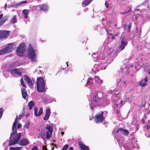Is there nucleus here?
Returning a JSON list of instances; mask_svg holds the SVG:
<instances>
[{
	"mask_svg": "<svg viewBox=\"0 0 150 150\" xmlns=\"http://www.w3.org/2000/svg\"><path fill=\"white\" fill-rule=\"evenodd\" d=\"M91 103L94 106L99 107L102 106L104 103L103 94L99 91H96L91 100Z\"/></svg>",
	"mask_w": 150,
	"mask_h": 150,
	"instance_id": "1",
	"label": "nucleus"
},
{
	"mask_svg": "<svg viewBox=\"0 0 150 150\" xmlns=\"http://www.w3.org/2000/svg\"><path fill=\"white\" fill-rule=\"evenodd\" d=\"M37 89L39 92H44L45 90V84L44 81L42 77L37 79Z\"/></svg>",
	"mask_w": 150,
	"mask_h": 150,
	"instance_id": "2",
	"label": "nucleus"
},
{
	"mask_svg": "<svg viewBox=\"0 0 150 150\" xmlns=\"http://www.w3.org/2000/svg\"><path fill=\"white\" fill-rule=\"evenodd\" d=\"M28 57L32 62H34L35 61L36 58V55L35 54V50L33 49L31 44L29 45V47L28 49Z\"/></svg>",
	"mask_w": 150,
	"mask_h": 150,
	"instance_id": "3",
	"label": "nucleus"
},
{
	"mask_svg": "<svg viewBox=\"0 0 150 150\" xmlns=\"http://www.w3.org/2000/svg\"><path fill=\"white\" fill-rule=\"evenodd\" d=\"M25 44L23 42L21 43L18 47L16 50V53L18 55L21 57L23 55V52L25 50Z\"/></svg>",
	"mask_w": 150,
	"mask_h": 150,
	"instance_id": "4",
	"label": "nucleus"
},
{
	"mask_svg": "<svg viewBox=\"0 0 150 150\" xmlns=\"http://www.w3.org/2000/svg\"><path fill=\"white\" fill-rule=\"evenodd\" d=\"M103 112L101 111L100 114H97L95 116L94 120L96 123H101L104 121L105 118L103 117Z\"/></svg>",
	"mask_w": 150,
	"mask_h": 150,
	"instance_id": "5",
	"label": "nucleus"
},
{
	"mask_svg": "<svg viewBox=\"0 0 150 150\" xmlns=\"http://www.w3.org/2000/svg\"><path fill=\"white\" fill-rule=\"evenodd\" d=\"M11 31L1 30H0V39L8 38L10 35Z\"/></svg>",
	"mask_w": 150,
	"mask_h": 150,
	"instance_id": "6",
	"label": "nucleus"
},
{
	"mask_svg": "<svg viewBox=\"0 0 150 150\" xmlns=\"http://www.w3.org/2000/svg\"><path fill=\"white\" fill-rule=\"evenodd\" d=\"M51 136V135L49 133L47 132V130H46V129H44L42 131L39 135V136L43 139L46 138L48 139Z\"/></svg>",
	"mask_w": 150,
	"mask_h": 150,
	"instance_id": "7",
	"label": "nucleus"
},
{
	"mask_svg": "<svg viewBox=\"0 0 150 150\" xmlns=\"http://www.w3.org/2000/svg\"><path fill=\"white\" fill-rule=\"evenodd\" d=\"M121 44L119 47L121 50H122L125 48V46L127 45L128 42L127 39L125 38V36L121 37Z\"/></svg>",
	"mask_w": 150,
	"mask_h": 150,
	"instance_id": "8",
	"label": "nucleus"
},
{
	"mask_svg": "<svg viewBox=\"0 0 150 150\" xmlns=\"http://www.w3.org/2000/svg\"><path fill=\"white\" fill-rule=\"evenodd\" d=\"M15 45L12 43H11L6 46L5 48L8 53L11 52L15 49Z\"/></svg>",
	"mask_w": 150,
	"mask_h": 150,
	"instance_id": "9",
	"label": "nucleus"
},
{
	"mask_svg": "<svg viewBox=\"0 0 150 150\" xmlns=\"http://www.w3.org/2000/svg\"><path fill=\"white\" fill-rule=\"evenodd\" d=\"M23 77L24 80L27 82L28 86L30 88H33V84L29 77L27 75H25Z\"/></svg>",
	"mask_w": 150,
	"mask_h": 150,
	"instance_id": "10",
	"label": "nucleus"
},
{
	"mask_svg": "<svg viewBox=\"0 0 150 150\" xmlns=\"http://www.w3.org/2000/svg\"><path fill=\"white\" fill-rule=\"evenodd\" d=\"M11 74L12 75H16L19 76H21L22 72L20 71V69H13L10 70Z\"/></svg>",
	"mask_w": 150,
	"mask_h": 150,
	"instance_id": "11",
	"label": "nucleus"
},
{
	"mask_svg": "<svg viewBox=\"0 0 150 150\" xmlns=\"http://www.w3.org/2000/svg\"><path fill=\"white\" fill-rule=\"evenodd\" d=\"M38 108L37 107H35L34 108V115L36 117H38L40 116L43 112V108L41 107L38 113H37Z\"/></svg>",
	"mask_w": 150,
	"mask_h": 150,
	"instance_id": "12",
	"label": "nucleus"
},
{
	"mask_svg": "<svg viewBox=\"0 0 150 150\" xmlns=\"http://www.w3.org/2000/svg\"><path fill=\"white\" fill-rule=\"evenodd\" d=\"M28 139L25 138L21 139L19 142L18 144L20 146H26L29 144Z\"/></svg>",
	"mask_w": 150,
	"mask_h": 150,
	"instance_id": "13",
	"label": "nucleus"
},
{
	"mask_svg": "<svg viewBox=\"0 0 150 150\" xmlns=\"http://www.w3.org/2000/svg\"><path fill=\"white\" fill-rule=\"evenodd\" d=\"M50 109L49 108H47L46 110V114L43 118L44 120H47L49 119L50 115Z\"/></svg>",
	"mask_w": 150,
	"mask_h": 150,
	"instance_id": "14",
	"label": "nucleus"
},
{
	"mask_svg": "<svg viewBox=\"0 0 150 150\" xmlns=\"http://www.w3.org/2000/svg\"><path fill=\"white\" fill-rule=\"evenodd\" d=\"M79 144L81 150H89L88 147L83 144L81 141L79 142Z\"/></svg>",
	"mask_w": 150,
	"mask_h": 150,
	"instance_id": "15",
	"label": "nucleus"
},
{
	"mask_svg": "<svg viewBox=\"0 0 150 150\" xmlns=\"http://www.w3.org/2000/svg\"><path fill=\"white\" fill-rule=\"evenodd\" d=\"M119 132H120L125 135H127L129 134V132L127 130L122 128H118L116 132L117 133H118Z\"/></svg>",
	"mask_w": 150,
	"mask_h": 150,
	"instance_id": "16",
	"label": "nucleus"
},
{
	"mask_svg": "<svg viewBox=\"0 0 150 150\" xmlns=\"http://www.w3.org/2000/svg\"><path fill=\"white\" fill-rule=\"evenodd\" d=\"M21 91L23 98L25 99L27 97V93L26 90L24 88H22Z\"/></svg>",
	"mask_w": 150,
	"mask_h": 150,
	"instance_id": "17",
	"label": "nucleus"
},
{
	"mask_svg": "<svg viewBox=\"0 0 150 150\" xmlns=\"http://www.w3.org/2000/svg\"><path fill=\"white\" fill-rule=\"evenodd\" d=\"M40 8L43 11H47L48 10V6L47 5L43 4L40 6Z\"/></svg>",
	"mask_w": 150,
	"mask_h": 150,
	"instance_id": "18",
	"label": "nucleus"
},
{
	"mask_svg": "<svg viewBox=\"0 0 150 150\" xmlns=\"http://www.w3.org/2000/svg\"><path fill=\"white\" fill-rule=\"evenodd\" d=\"M92 1V0H84L82 3L83 6L85 7L88 5Z\"/></svg>",
	"mask_w": 150,
	"mask_h": 150,
	"instance_id": "19",
	"label": "nucleus"
},
{
	"mask_svg": "<svg viewBox=\"0 0 150 150\" xmlns=\"http://www.w3.org/2000/svg\"><path fill=\"white\" fill-rule=\"evenodd\" d=\"M46 130H47V132L49 133L50 134L52 135V132L53 131V128L50 126H47L46 127Z\"/></svg>",
	"mask_w": 150,
	"mask_h": 150,
	"instance_id": "20",
	"label": "nucleus"
},
{
	"mask_svg": "<svg viewBox=\"0 0 150 150\" xmlns=\"http://www.w3.org/2000/svg\"><path fill=\"white\" fill-rule=\"evenodd\" d=\"M23 13L25 18H27L28 17V15L29 13V11L28 9H24L23 10Z\"/></svg>",
	"mask_w": 150,
	"mask_h": 150,
	"instance_id": "21",
	"label": "nucleus"
},
{
	"mask_svg": "<svg viewBox=\"0 0 150 150\" xmlns=\"http://www.w3.org/2000/svg\"><path fill=\"white\" fill-rule=\"evenodd\" d=\"M7 20V17H4L1 19H0V27Z\"/></svg>",
	"mask_w": 150,
	"mask_h": 150,
	"instance_id": "22",
	"label": "nucleus"
},
{
	"mask_svg": "<svg viewBox=\"0 0 150 150\" xmlns=\"http://www.w3.org/2000/svg\"><path fill=\"white\" fill-rule=\"evenodd\" d=\"M120 33L118 32L116 33L114 35H113L112 33H110V34L112 35V37L111 38L112 39L115 40L116 38L119 35H120Z\"/></svg>",
	"mask_w": 150,
	"mask_h": 150,
	"instance_id": "23",
	"label": "nucleus"
},
{
	"mask_svg": "<svg viewBox=\"0 0 150 150\" xmlns=\"http://www.w3.org/2000/svg\"><path fill=\"white\" fill-rule=\"evenodd\" d=\"M18 142L15 139L13 140H11L9 141V142L8 144L9 146H11L13 145L16 144Z\"/></svg>",
	"mask_w": 150,
	"mask_h": 150,
	"instance_id": "24",
	"label": "nucleus"
},
{
	"mask_svg": "<svg viewBox=\"0 0 150 150\" xmlns=\"http://www.w3.org/2000/svg\"><path fill=\"white\" fill-rule=\"evenodd\" d=\"M28 106L29 107V110H31L32 107L34 105V103L33 101L29 102L28 103Z\"/></svg>",
	"mask_w": 150,
	"mask_h": 150,
	"instance_id": "25",
	"label": "nucleus"
},
{
	"mask_svg": "<svg viewBox=\"0 0 150 150\" xmlns=\"http://www.w3.org/2000/svg\"><path fill=\"white\" fill-rule=\"evenodd\" d=\"M7 53L6 49L5 47L0 50V55Z\"/></svg>",
	"mask_w": 150,
	"mask_h": 150,
	"instance_id": "26",
	"label": "nucleus"
},
{
	"mask_svg": "<svg viewBox=\"0 0 150 150\" xmlns=\"http://www.w3.org/2000/svg\"><path fill=\"white\" fill-rule=\"evenodd\" d=\"M21 135V133H18L16 135V138L15 139L18 142L20 139Z\"/></svg>",
	"mask_w": 150,
	"mask_h": 150,
	"instance_id": "27",
	"label": "nucleus"
},
{
	"mask_svg": "<svg viewBox=\"0 0 150 150\" xmlns=\"http://www.w3.org/2000/svg\"><path fill=\"white\" fill-rule=\"evenodd\" d=\"M17 129L16 128H12V132L11 134V137L12 135H14L16 134L17 132Z\"/></svg>",
	"mask_w": 150,
	"mask_h": 150,
	"instance_id": "28",
	"label": "nucleus"
},
{
	"mask_svg": "<svg viewBox=\"0 0 150 150\" xmlns=\"http://www.w3.org/2000/svg\"><path fill=\"white\" fill-rule=\"evenodd\" d=\"M146 84V82L142 80L140 82V85L142 87H144Z\"/></svg>",
	"mask_w": 150,
	"mask_h": 150,
	"instance_id": "29",
	"label": "nucleus"
},
{
	"mask_svg": "<svg viewBox=\"0 0 150 150\" xmlns=\"http://www.w3.org/2000/svg\"><path fill=\"white\" fill-rule=\"evenodd\" d=\"M95 78H97V79H95V80H96V81L97 83H102V82H100V81H101V80L100 79L99 76H95Z\"/></svg>",
	"mask_w": 150,
	"mask_h": 150,
	"instance_id": "30",
	"label": "nucleus"
},
{
	"mask_svg": "<svg viewBox=\"0 0 150 150\" xmlns=\"http://www.w3.org/2000/svg\"><path fill=\"white\" fill-rule=\"evenodd\" d=\"M30 123L29 122H27L25 123V124L24 127V128H28L30 126Z\"/></svg>",
	"mask_w": 150,
	"mask_h": 150,
	"instance_id": "31",
	"label": "nucleus"
},
{
	"mask_svg": "<svg viewBox=\"0 0 150 150\" xmlns=\"http://www.w3.org/2000/svg\"><path fill=\"white\" fill-rule=\"evenodd\" d=\"M132 25V23H129V25L127 26V31L128 32H129L130 31V29L131 28Z\"/></svg>",
	"mask_w": 150,
	"mask_h": 150,
	"instance_id": "32",
	"label": "nucleus"
},
{
	"mask_svg": "<svg viewBox=\"0 0 150 150\" xmlns=\"http://www.w3.org/2000/svg\"><path fill=\"white\" fill-rule=\"evenodd\" d=\"M17 18L16 16H15L13 18L11 21V23H15L17 22Z\"/></svg>",
	"mask_w": 150,
	"mask_h": 150,
	"instance_id": "33",
	"label": "nucleus"
},
{
	"mask_svg": "<svg viewBox=\"0 0 150 150\" xmlns=\"http://www.w3.org/2000/svg\"><path fill=\"white\" fill-rule=\"evenodd\" d=\"M21 85L23 87H26V86L25 85L24 83V82L22 78L21 79Z\"/></svg>",
	"mask_w": 150,
	"mask_h": 150,
	"instance_id": "34",
	"label": "nucleus"
},
{
	"mask_svg": "<svg viewBox=\"0 0 150 150\" xmlns=\"http://www.w3.org/2000/svg\"><path fill=\"white\" fill-rule=\"evenodd\" d=\"M24 114V111H23V112L19 115L18 117V119L20 120L23 117V115Z\"/></svg>",
	"mask_w": 150,
	"mask_h": 150,
	"instance_id": "35",
	"label": "nucleus"
},
{
	"mask_svg": "<svg viewBox=\"0 0 150 150\" xmlns=\"http://www.w3.org/2000/svg\"><path fill=\"white\" fill-rule=\"evenodd\" d=\"M69 147V145L68 144L65 145L63 147L61 150H66Z\"/></svg>",
	"mask_w": 150,
	"mask_h": 150,
	"instance_id": "36",
	"label": "nucleus"
},
{
	"mask_svg": "<svg viewBox=\"0 0 150 150\" xmlns=\"http://www.w3.org/2000/svg\"><path fill=\"white\" fill-rule=\"evenodd\" d=\"M18 62L16 61L12 64V66L14 67H16L18 65Z\"/></svg>",
	"mask_w": 150,
	"mask_h": 150,
	"instance_id": "37",
	"label": "nucleus"
},
{
	"mask_svg": "<svg viewBox=\"0 0 150 150\" xmlns=\"http://www.w3.org/2000/svg\"><path fill=\"white\" fill-rule=\"evenodd\" d=\"M3 112V109L2 108H0V119L2 116Z\"/></svg>",
	"mask_w": 150,
	"mask_h": 150,
	"instance_id": "38",
	"label": "nucleus"
},
{
	"mask_svg": "<svg viewBox=\"0 0 150 150\" xmlns=\"http://www.w3.org/2000/svg\"><path fill=\"white\" fill-rule=\"evenodd\" d=\"M88 79L89 80L90 84L91 85L93 84V80L94 79L90 77Z\"/></svg>",
	"mask_w": 150,
	"mask_h": 150,
	"instance_id": "39",
	"label": "nucleus"
},
{
	"mask_svg": "<svg viewBox=\"0 0 150 150\" xmlns=\"http://www.w3.org/2000/svg\"><path fill=\"white\" fill-rule=\"evenodd\" d=\"M122 100H121V101H120V103L119 104H116V105L117 107H118V105H120V106H121L122 105Z\"/></svg>",
	"mask_w": 150,
	"mask_h": 150,
	"instance_id": "40",
	"label": "nucleus"
},
{
	"mask_svg": "<svg viewBox=\"0 0 150 150\" xmlns=\"http://www.w3.org/2000/svg\"><path fill=\"white\" fill-rule=\"evenodd\" d=\"M150 125H145L144 126V127L145 128H146L147 130L149 129L150 128Z\"/></svg>",
	"mask_w": 150,
	"mask_h": 150,
	"instance_id": "41",
	"label": "nucleus"
},
{
	"mask_svg": "<svg viewBox=\"0 0 150 150\" xmlns=\"http://www.w3.org/2000/svg\"><path fill=\"white\" fill-rule=\"evenodd\" d=\"M131 9V8H129V10L127 12H126L125 11H124L123 12H121V13L122 14H126V13L129 12L130 11Z\"/></svg>",
	"mask_w": 150,
	"mask_h": 150,
	"instance_id": "42",
	"label": "nucleus"
},
{
	"mask_svg": "<svg viewBox=\"0 0 150 150\" xmlns=\"http://www.w3.org/2000/svg\"><path fill=\"white\" fill-rule=\"evenodd\" d=\"M16 125H17V123H16V122H14L12 128H16Z\"/></svg>",
	"mask_w": 150,
	"mask_h": 150,
	"instance_id": "43",
	"label": "nucleus"
},
{
	"mask_svg": "<svg viewBox=\"0 0 150 150\" xmlns=\"http://www.w3.org/2000/svg\"><path fill=\"white\" fill-rule=\"evenodd\" d=\"M24 1H22V2H20L18 4H17V5H16V6H20V5H21V4H24Z\"/></svg>",
	"mask_w": 150,
	"mask_h": 150,
	"instance_id": "44",
	"label": "nucleus"
},
{
	"mask_svg": "<svg viewBox=\"0 0 150 150\" xmlns=\"http://www.w3.org/2000/svg\"><path fill=\"white\" fill-rule=\"evenodd\" d=\"M18 122V118L17 115L16 116V118L15 119L14 122H16V123L17 124V122Z\"/></svg>",
	"mask_w": 150,
	"mask_h": 150,
	"instance_id": "45",
	"label": "nucleus"
},
{
	"mask_svg": "<svg viewBox=\"0 0 150 150\" xmlns=\"http://www.w3.org/2000/svg\"><path fill=\"white\" fill-rule=\"evenodd\" d=\"M21 127V123H19L17 125V128L18 129L20 128Z\"/></svg>",
	"mask_w": 150,
	"mask_h": 150,
	"instance_id": "46",
	"label": "nucleus"
},
{
	"mask_svg": "<svg viewBox=\"0 0 150 150\" xmlns=\"http://www.w3.org/2000/svg\"><path fill=\"white\" fill-rule=\"evenodd\" d=\"M90 85V81H89V79H88V80L87 81V83L86 84V86H87L88 85Z\"/></svg>",
	"mask_w": 150,
	"mask_h": 150,
	"instance_id": "47",
	"label": "nucleus"
},
{
	"mask_svg": "<svg viewBox=\"0 0 150 150\" xmlns=\"http://www.w3.org/2000/svg\"><path fill=\"white\" fill-rule=\"evenodd\" d=\"M17 147H11L10 148V150H16V148Z\"/></svg>",
	"mask_w": 150,
	"mask_h": 150,
	"instance_id": "48",
	"label": "nucleus"
},
{
	"mask_svg": "<svg viewBox=\"0 0 150 150\" xmlns=\"http://www.w3.org/2000/svg\"><path fill=\"white\" fill-rule=\"evenodd\" d=\"M142 80L143 81H145L146 82H147L148 81V79H147V77H146L144 78V79Z\"/></svg>",
	"mask_w": 150,
	"mask_h": 150,
	"instance_id": "49",
	"label": "nucleus"
},
{
	"mask_svg": "<svg viewBox=\"0 0 150 150\" xmlns=\"http://www.w3.org/2000/svg\"><path fill=\"white\" fill-rule=\"evenodd\" d=\"M31 150H38V149L36 146H34L33 147Z\"/></svg>",
	"mask_w": 150,
	"mask_h": 150,
	"instance_id": "50",
	"label": "nucleus"
},
{
	"mask_svg": "<svg viewBox=\"0 0 150 150\" xmlns=\"http://www.w3.org/2000/svg\"><path fill=\"white\" fill-rule=\"evenodd\" d=\"M127 27V25L126 24H125L123 25V27L124 28V29L125 30L127 29L126 28Z\"/></svg>",
	"mask_w": 150,
	"mask_h": 150,
	"instance_id": "51",
	"label": "nucleus"
},
{
	"mask_svg": "<svg viewBox=\"0 0 150 150\" xmlns=\"http://www.w3.org/2000/svg\"><path fill=\"white\" fill-rule=\"evenodd\" d=\"M43 150H48L47 149V148L46 146H43Z\"/></svg>",
	"mask_w": 150,
	"mask_h": 150,
	"instance_id": "52",
	"label": "nucleus"
},
{
	"mask_svg": "<svg viewBox=\"0 0 150 150\" xmlns=\"http://www.w3.org/2000/svg\"><path fill=\"white\" fill-rule=\"evenodd\" d=\"M105 5L106 8H108V4H107L106 2L105 3Z\"/></svg>",
	"mask_w": 150,
	"mask_h": 150,
	"instance_id": "53",
	"label": "nucleus"
},
{
	"mask_svg": "<svg viewBox=\"0 0 150 150\" xmlns=\"http://www.w3.org/2000/svg\"><path fill=\"white\" fill-rule=\"evenodd\" d=\"M3 14H0V19H1L2 18V17H3Z\"/></svg>",
	"mask_w": 150,
	"mask_h": 150,
	"instance_id": "54",
	"label": "nucleus"
},
{
	"mask_svg": "<svg viewBox=\"0 0 150 150\" xmlns=\"http://www.w3.org/2000/svg\"><path fill=\"white\" fill-rule=\"evenodd\" d=\"M68 150H73V147H70L69 148Z\"/></svg>",
	"mask_w": 150,
	"mask_h": 150,
	"instance_id": "55",
	"label": "nucleus"
},
{
	"mask_svg": "<svg viewBox=\"0 0 150 150\" xmlns=\"http://www.w3.org/2000/svg\"><path fill=\"white\" fill-rule=\"evenodd\" d=\"M142 122H143V124H144V123H145V120H144V119H142Z\"/></svg>",
	"mask_w": 150,
	"mask_h": 150,
	"instance_id": "56",
	"label": "nucleus"
},
{
	"mask_svg": "<svg viewBox=\"0 0 150 150\" xmlns=\"http://www.w3.org/2000/svg\"><path fill=\"white\" fill-rule=\"evenodd\" d=\"M64 134V132H61V134H62V135H63Z\"/></svg>",
	"mask_w": 150,
	"mask_h": 150,
	"instance_id": "57",
	"label": "nucleus"
},
{
	"mask_svg": "<svg viewBox=\"0 0 150 150\" xmlns=\"http://www.w3.org/2000/svg\"><path fill=\"white\" fill-rule=\"evenodd\" d=\"M7 6V4H5V6H4V8L5 9H6Z\"/></svg>",
	"mask_w": 150,
	"mask_h": 150,
	"instance_id": "58",
	"label": "nucleus"
},
{
	"mask_svg": "<svg viewBox=\"0 0 150 150\" xmlns=\"http://www.w3.org/2000/svg\"><path fill=\"white\" fill-rule=\"evenodd\" d=\"M91 108L92 110H93V109H94V108L93 106H91Z\"/></svg>",
	"mask_w": 150,
	"mask_h": 150,
	"instance_id": "59",
	"label": "nucleus"
},
{
	"mask_svg": "<svg viewBox=\"0 0 150 150\" xmlns=\"http://www.w3.org/2000/svg\"><path fill=\"white\" fill-rule=\"evenodd\" d=\"M106 30L107 33H109V30L108 29H106Z\"/></svg>",
	"mask_w": 150,
	"mask_h": 150,
	"instance_id": "60",
	"label": "nucleus"
},
{
	"mask_svg": "<svg viewBox=\"0 0 150 150\" xmlns=\"http://www.w3.org/2000/svg\"><path fill=\"white\" fill-rule=\"evenodd\" d=\"M136 30L137 31H138V28H137V27H136Z\"/></svg>",
	"mask_w": 150,
	"mask_h": 150,
	"instance_id": "61",
	"label": "nucleus"
},
{
	"mask_svg": "<svg viewBox=\"0 0 150 150\" xmlns=\"http://www.w3.org/2000/svg\"><path fill=\"white\" fill-rule=\"evenodd\" d=\"M123 83L125 85H126V81H124L123 82Z\"/></svg>",
	"mask_w": 150,
	"mask_h": 150,
	"instance_id": "62",
	"label": "nucleus"
},
{
	"mask_svg": "<svg viewBox=\"0 0 150 150\" xmlns=\"http://www.w3.org/2000/svg\"><path fill=\"white\" fill-rule=\"evenodd\" d=\"M141 31H142V30H141V29L140 30V35H141Z\"/></svg>",
	"mask_w": 150,
	"mask_h": 150,
	"instance_id": "63",
	"label": "nucleus"
},
{
	"mask_svg": "<svg viewBox=\"0 0 150 150\" xmlns=\"http://www.w3.org/2000/svg\"><path fill=\"white\" fill-rule=\"evenodd\" d=\"M24 3H27V1H24Z\"/></svg>",
	"mask_w": 150,
	"mask_h": 150,
	"instance_id": "64",
	"label": "nucleus"
}]
</instances>
